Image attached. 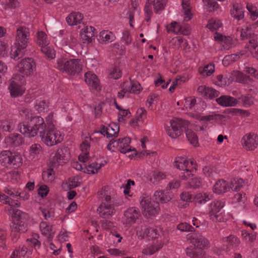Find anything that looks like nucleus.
<instances>
[{
	"instance_id": "nucleus-1",
	"label": "nucleus",
	"mask_w": 258,
	"mask_h": 258,
	"mask_svg": "<svg viewBox=\"0 0 258 258\" xmlns=\"http://www.w3.org/2000/svg\"><path fill=\"white\" fill-rule=\"evenodd\" d=\"M46 128L43 119L39 116H35L30 120L20 122L18 125L19 132L28 137H34L38 133L39 136H42Z\"/></svg>"
},
{
	"instance_id": "nucleus-2",
	"label": "nucleus",
	"mask_w": 258,
	"mask_h": 258,
	"mask_svg": "<svg viewBox=\"0 0 258 258\" xmlns=\"http://www.w3.org/2000/svg\"><path fill=\"white\" fill-rule=\"evenodd\" d=\"M102 202L97 210L99 216L103 218H109L115 213L114 207L117 206L116 202L111 199L110 196L106 195L105 191H101Z\"/></svg>"
},
{
	"instance_id": "nucleus-3",
	"label": "nucleus",
	"mask_w": 258,
	"mask_h": 258,
	"mask_svg": "<svg viewBox=\"0 0 258 258\" xmlns=\"http://www.w3.org/2000/svg\"><path fill=\"white\" fill-rule=\"evenodd\" d=\"M170 126L166 127L168 135L171 138L175 139L179 137L184 130L188 127L189 121L181 118H175L170 121Z\"/></svg>"
},
{
	"instance_id": "nucleus-4",
	"label": "nucleus",
	"mask_w": 258,
	"mask_h": 258,
	"mask_svg": "<svg viewBox=\"0 0 258 258\" xmlns=\"http://www.w3.org/2000/svg\"><path fill=\"white\" fill-rule=\"evenodd\" d=\"M0 162L3 166L12 164L16 168L22 165V158L21 155L17 152L5 150L0 154Z\"/></svg>"
},
{
	"instance_id": "nucleus-5",
	"label": "nucleus",
	"mask_w": 258,
	"mask_h": 258,
	"mask_svg": "<svg viewBox=\"0 0 258 258\" xmlns=\"http://www.w3.org/2000/svg\"><path fill=\"white\" fill-rule=\"evenodd\" d=\"M140 203L143 214L146 217L155 216L160 210L159 203L152 201L149 197L141 198Z\"/></svg>"
},
{
	"instance_id": "nucleus-6",
	"label": "nucleus",
	"mask_w": 258,
	"mask_h": 258,
	"mask_svg": "<svg viewBox=\"0 0 258 258\" xmlns=\"http://www.w3.org/2000/svg\"><path fill=\"white\" fill-rule=\"evenodd\" d=\"M42 135L39 136L41 141L48 146H52L62 141L61 136L53 126L47 127Z\"/></svg>"
},
{
	"instance_id": "nucleus-7",
	"label": "nucleus",
	"mask_w": 258,
	"mask_h": 258,
	"mask_svg": "<svg viewBox=\"0 0 258 258\" xmlns=\"http://www.w3.org/2000/svg\"><path fill=\"white\" fill-rule=\"evenodd\" d=\"M70 154L67 147L58 148L55 153H52L49 165L50 167H58L61 163H67L69 160Z\"/></svg>"
},
{
	"instance_id": "nucleus-8",
	"label": "nucleus",
	"mask_w": 258,
	"mask_h": 258,
	"mask_svg": "<svg viewBox=\"0 0 258 258\" xmlns=\"http://www.w3.org/2000/svg\"><path fill=\"white\" fill-rule=\"evenodd\" d=\"M224 203L220 200H215L209 205V216L213 222H219L224 220L222 209Z\"/></svg>"
},
{
	"instance_id": "nucleus-9",
	"label": "nucleus",
	"mask_w": 258,
	"mask_h": 258,
	"mask_svg": "<svg viewBox=\"0 0 258 258\" xmlns=\"http://www.w3.org/2000/svg\"><path fill=\"white\" fill-rule=\"evenodd\" d=\"M30 38V31L28 28L24 26L18 27L16 31L15 42L21 47H27Z\"/></svg>"
},
{
	"instance_id": "nucleus-10",
	"label": "nucleus",
	"mask_w": 258,
	"mask_h": 258,
	"mask_svg": "<svg viewBox=\"0 0 258 258\" xmlns=\"http://www.w3.org/2000/svg\"><path fill=\"white\" fill-rule=\"evenodd\" d=\"M174 166L180 170L185 171L186 175L182 176L183 179H187L191 174H192L194 169L196 170L195 167H192V169H190V166L188 164V162L183 157H177L175 158L174 161Z\"/></svg>"
},
{
	"instance_id": "nucleus-11",
	"label": "nucleus",
	"mask_w": 258,
	"mask_h": 258,
	"mask_svg": "<svg viewBox=\"0 0 258 258\" xmlns=\"http://www.w3.org/2000/svg\"><path fill=\"white\" fill-rule=\"evenodd\" d=\"M169 44L171 48L176 50H182L185 52L188 51L190 48L187 40L180 36L172 38Z\"/></svg>"
},
{
	"instance_id": "nucleus-12",
	"label": "nucleus",
	"mask_w": 258,
	"mask_h": 258,
	"mask_svg": "<svg viewBox=\"0 0 258 258\" xmlns=\"http://www.w3.org/2000/svg\"><path fill=\"white\" fill-rule=\"evenodd\" d=\"M190 241L194 246L203 251V249H207L210 246L209 240L201 233L195 234L192 236Z\"/></svg>"
},
{
	"instance_id": "nucleus-13",
	"label": "nucleus",
	"mask_w": 258,
	"mask_h": 258,
	"mask_svg": "<svg viewBox=\"0 0 258 258\" xmlns=\"http://www.w3.org/2000/svg\"><path fill=\"white\" fill-rule=\"evenodd\" d=\"M256 136L254 134H246L241 139V142L243 147L246 150H254L257 145Z\"/></svg>"
},
{
	"instance_id": "nucleus-14",
	"label": "nucleus",
	"mask_w": 258,
	"mask_h": 258,
	"mask_svg": "<svg viewBox=\"0 0 258 258\" xmlns=\"http://www.w3.org/2000/svg\"><path fill=\"white\" fill-rule=\"evenodd\" d=\"M140 216L138 209L135 207L129 208L124 213L125 222L127 224L132 225L136 222Z\"/></svg>"
},
{
	"instance_id": "nucleus-15",
	"label": "nucleus",
	"mask_w": 258,
	"mask_h": 258,
	"mask_svg": "<svg viewBox=\"0 0 258 258\" xmlns=\"http://www.w3.org/2000/svg\"><path fill=\"white\" fill-rule=\"evenodd\" d=\"M95 29L91 26H85L80 31V36L84 43H90L95 36Z\"/></svg>"
},
{
	"instance_id": "nucleus-16",
	"label": "nucleus",
	"mask_w": 258,
	"mask_h": 258,
	"mask_svg": "<svg viewBox=\"0 0 258 258\" xmlns=\"http://www.w3.org/2000/svg\"><path fill=\"white\" fill-rule=\"evenodd\" d=\"M214 38L215 40L220 43L225 49L228 50L234 45L233 40L230 36H225L220 33L216 32L214 35Z\"/></svg>"
},
{
	"instance_id": "nucleus-17",
	"label": "nucleus",
	"mask_w": 258,
	"mask_h": 258,
	"mask_svg": "<svg viewBox=\"0 0 258 258\" xmlns=\"http://www.w3.org/2000/svg\"><path fill=\"white\" fill-rule=\"evenodd\" d=\"M197 91L200 95L206 99H213L217 98L220 95V92L218 91L206 86H199Z\"/></svg>"
},
{
	"instance_id": "nucleus-18",
	"label": "nucleus",
	"mask_w": 258,
	"mask_h": 258,
	"mask_svg": "<svg viewBox=\"0 0 258 258\" xmlns=\"http://www.w3.org/2000/svg\"><path fill=\"white\" fill-rule=\"evenodd\" d=\"M7 214L11 216L16 221L25 223L29 218L28 214L18 209H8Z\"/></svg>"
},
{
	"instance_id": "nucleus-19",
	"label": "nucleus",
	"mask_w": 258,
	"mask_h": 258,
	"mask_svg": "<svg viewBox=\"0 0 258 258\" xmlns=\"http://www.w3.org/2000/svg\"><path fill=\"white\" fill-rule=\"evenodd\" d=\"M216 101L219 105L224 107L235 106L238 103L236 98L228 95H222Z\"/></svg>"
},
{
	"instance_id": "nucleus-20",
	"label": "nucleus",
	"mask_w": 258,
	"mask_h": 258,
	"mask_svg": "<svg viewBox=\"0 0 258 258\" xmlns=\"http://www.w3.org/2000/svg\"><path fill=\"white\" fill-rule=\"evenodd\" d=\"M230 189V186L227 181L223 179L218 180L213 187V191L217 194H223Z\"/></svg>"
},
{
	"instance_id": "nucleus-21",
	"label": "nucleus",
	"mask_w": 258,
	"mask_h": 258,
	"mask_svg": "<svg viewBox=\"0 0 258 258\" xmlns=\"http://www.w3.org/2000/svg\"><path fill=\"white\" fill-rule=\"evenodd\" d=\"M130 142L131 140L128 137L119 139L117 140V148L123 154L132 151L131 147L130 146Z\"/></svg>"
},
{
	"instance_id": "nucleus-22",
	"label": "nucleus",
	"mask_w": 258,
	"mask_h": 258,
	"mask_svg": "<svg viewBox=\"0 0 258 258\" xmlns=\"http://www.w3.org/2000/svg\"><path fill=\"white\" fill-rule=\"evenodd\" d=\"M115 39L114 34L109 30H102L100 32L98 40L101 44H107L111 42Z\"/></svg>"
},
{
	"instance_id": "nucleus-23",
	"label": "nucleus",
	"mask_w": 258,
	"mask_h": 258,
	"mask_svg": "<svg viewBox=\"0 0 258 258\" xmlns=\"http://www.w3.org/2000/svg\"><path fill=\"white\" fill-rule=\"evenodd\" d=\"M5 142L10 146L18 147L24 143V140L20 135L13 134L5 139Z\"/></svg>"
},
{
	"instance_id": "nucleus-24",
	"label": "nucleus",
	"mask_w": 258,
	"mask_h": 258,
	"mask_svg": "<svg viewBox=\"0 0 258 258\" xmlns=\"http://www.w3.org/2000/svg\"><path fill=\"white\" fill-rule=\"evenodd\" d=\"M85 81L92 89L96 90L99 86V81L97 76L90 72L85 74Z\"/></svg>"
},
{
	"instance_id": "nucleus-25",
	"label": "nucleus",
	"mask_w": 258,
	"mask_h": 258,
	"mask_svg": "<svg viewBox=\"0 0 258 258\" xmlns=\"http://www.w3.org/2000/svg\"><path fill=\"white\" fill-rule=\"evenodd\" d=\"M124 83L129 93L138 94L142 90L140 84L137 81L131 80L130 81H124Z\"/></svg>"
},
{
	"instance_id": "nucleus-26",
	"label": "nucleus",
	"mask_w": 258,
	"mask_h": 258,
	"mask_svg": "<svg viewBox=\"0 0 258 258\" xmlns=\"http://www.w3.org/2000/svg\"><path fill=\"white\" fill-rule=\"evenodd\" d=\"M83 18L84 16L81 13L73 12L66 18V21L70 26L77 25L81 23Z\"/></svg>"
},
{
	"instance_id": "nucleus-27",
	"label": "nucleus",
	"mask_w": 258,
	"mask_h": 258,
	"mask_svg": "<svg viewBox=\"0 0 258 258\" xmlns=\"http://www.w3.org/2000/svg\"><path fill=\"white\" fill-rule=\"evenodd\" d=\"M81 66H57V69L70 75H75L82 70Z\"/></svg>"
},
{
	"instance_id": "nucleus-28",
	"label": "nucleus",
	"mask_w": 258,
	"mask_h": 258,
	"mask_svg": "<svg viewBox=\"0 0 258 258\" xmlns=\"http://www.w3.org/2000/svg\"><path fill=\"white\" fill-rule=\"evenodd\" d=\"M231 76L235 79V81L240 83L246 84L251 81L250 78L239 71H233L231 73Z\"/></svg>"
},
{
	"instance_id": "nucleus-29",
	"label": "nucleus",
	"mask_w": 258,
	"mask_h": 258,
	"mask_svg": "<svg viewBox=\"0 0 258 258\" xmlns=\"http://www.w3.org/2000/svg\"><path fill=\"white\" fill-rule=\"evenodd\" d=\"M230 14L233 18L238 20L242 19L244 17V11L242 6L238 4H233L230 10Z\"/></svg>"
},
{
	"instance_id": "nucleus-30",
	"label": "nucleus",
	"mask_w": 258,
	"mask_h": 258,
	"mask_svg": "<svg viewBox=\"0 0 258 258\" xmlns=\"http://www.w3.org/2000/svg\"><path fill=\"white\" fill-rule=\"evenodd\" d=\"M16 81H12L9 87L11 95L14 97L22 95L24 92V89L22 85L16 83Z\"/></svg>"
},
{
	"instance_id": "nucleus-31",
	"label": "nucleus",
	"mask_w": 258,
	"mask_h": 258,
	"mask_svg": "<svg viewBox=\"0 0 258 258\" xmlns=\"http://www.w3.org/2000/svg\"><path fill=\"white\" fill-rule=\"evenodd\" d=\"M186 255L191 258H202L204 254V251L202 249H199L195 246H190L185 249Z\"/></svg>"
},
{
	"instance_id": "nucleus-32",
	"label": "nucleus",
	"mask_w": 258,
	"mask_h": 258,
	"mask_svg": "<svg viewBox=\"0 0 258 258\" xmlns=\"http://www.w3.org/2000/svg\"><path fill=\"white\" fill-rule=\"evenodd\" d=\"M154 197L156 201L162 204L169 202L172 198L168 192L163 190L156 191Z\"/></svg>"
},
{
	"instance_id": "nucleus-33",
	"label": "nucleus",
	"mask_w": 258,
	"mask_h": 258,
	"mask_svg": "<svg viewBox=\"0 0 258 258\" xmlns=\"http://www.w3.org/2000/svg\"><path fill=\"white\" fill-rule=\"evenodd\" d=\"M151 4L156 13L160 14L164 10L167 0H147Z\"/></svg>"
},
{
	"instance_id": "nucleus-34",
	"label": "nucleus",
	"mask_w": 258,
	"mask_h": 258,
	"mask_svg": "<svg viewBox=\"0 0 258 258\" xmlns=\"http://www.w3.org/2000/svg\"><path fill=\"white\" fill-rule=\"evenodd\" d=\"M182 7L183 10V17L185 21H188L192 17V13L189 0H182Z\"/></svg>"
},
{
	"instance_id": "nucleus-35",
	"label": "nucleus",
	"mask_w": 258,
	"mask_h": 258,
	"mask_svg": "<svg viewBox=\"0 0 258 258\" xmlns=\"http://www.w3.org/2000/svg\"><path fill=\"white\" fill-rule=\"evenodd\" d=\"M36 43L40 48L49 44V39L45 32L43 31L37 32Z\"/></svg>"
},
{
	"instance_id": "nucleus-36",
	"label": "nucleus",
	"mask_w": 258,
	"mask_h": 258,
	"mask_svg": "<svg viewBox=\"0 0 258 258\" xmlns=\"http://www.w3.org/2000/svg\"><path fill=\"white\" fill-rule=\"evenodd\" d=\"M36 66H15V71L20 72L23 75L29 76L35 71Z\"/></svg>"
},
{
	"instance_id": "nucleus-37",
	"label": "nucleus",
	"mask_w": 258,
	"mask_h": 258,
	"mask_svg": "<svg viewBox=\"0 0 258 258\" xmlns=\"http://www.w3.org/2000/svg\"><path fill=\"white\" fill-rule=\"evenodd\" d=\"M1 5L4 9L9 11L18 8L20 3L18 0H2Z\"/></svg>"
},
{
	"instance_id": "nucleus-38",
	"label": "nucleus",
	"mask_w": 258,
	"mask_h": 258,
	"mask_svg": "<svg viewBox=\"0 0 258 258\" xmlns=\"http://www.w3.org/2000/svg\"><path fill=\"white\" fill-rule=\"evenodd\" d=\"M213 198V195L210 194L199 193L195 196V200L196 203L202 205L212 200Z\"/></svg>"
},
{
	"instance_id": "nucleus-39",
	"label": "nucleus",
	"mask_w": 258,
	"mask_h": 258,
	"mask_svg": "<svg viewBox=\"0 0 258 258\" xmlns=\"http://www.w3.org/2000/svg\"><path fill=\"white\" fill-rule=\"evenodd\" d=\"M27 47H21L19 45L14 43L13 47L12 49L11 53V57L15 60H18L23 54L24 50Z\"/></svg>"
},
{
	"instance_id": "nucleus-40",
	"label": "nucleus",
	"mask_w": 258,
	"mask_h": 258,
	"mask_svg": "<svg viewBox=\"0 0 258 258\" xmlns=\"http://www.w3.org/2000/svg\"><path fill=\"white\" fill-rule=\"evenodd\" d=\"M203 8L208 12L216 11L219 8V5L214 0H203Z\"/></svg>"
},
{
	"instance_id": "nucleus-41",
	"label": "nucleus",
	"mask_w": 258,
	"mask_h": 258,
	"mask_svg": "<svg viewBox=\"0 0 258 258\" xmlns=\"http://www.w3.org/2000/svg\"><path fill=\"white\" fill-rule=\"evenodd\" d=\"M11 232H24L27 231L26 223L13 220L10 225Z\"/></svg>"
},
{
	"instance_id": "nucleus-42",
	"label": "nucleus",
	"mask_w": 258,
	"mask_h": 258,
	"mask_svg": "<svg viewBox=\"0 0 258 258\" xmlns=\"http://www.w3.org/2000/svg\"><path fill=\"white\" fill-rule=\"evenodd\" d=\"M222 26V24L220 20L212 18L208 21L207 27L211 31L214 32L218 30Z\"/></svg>"
},
{
	"instance_id": "nucleus-43",
	"label": "nucleus",
	"mask_w": 258,
	"mask_h": 258,
	"mask_svg": "<svg viewBox=\"0 0 258 258\" xmlns=\"http://www.w3.org/2000/svg\"><path fill=\"white\" fill-rule=\"evenodd\" d=\"M46 171H43L42 173V177L44 181L49 182L53 180L54 178V172L53 170V168L56 167H50Z\"/></svg>"
},
{
	"instance_id": "nucleus-44",
	"label": "nucleus",
	"mask_w": 258,
	"mask_h": 258,
	"mask_svg": "<svg viewBox=\"0 0 258 258\" xmlns=\"http://www.w3.org/2000/svg\"><path fill=\"white\" fill-rule=\"evenodd\" d=\"M42 53L49 59L54 58L55 56V51L53 48L49 44L41 48Z\"/></svg>"
},
{
	"instance_id": "nucleus-45",
	"label": "nucleus",
	"mask_w": 258,
	"mask_h": 258,
	"mask_svg": "<svg viewBox=\"0 0 258 258\" xmlns=\"http://www.w3.org/2000/svg\"><path fill=\"white\" fill-rule=\"evenodd\" d=\"M184 130L185 131L187 139L190 143L195 146H197L198 144V140L196 133L191 130L188 129V127Z\"/></svg>"
},
{
	"instance_id": "nucleus-46",
	"label": "nucleus",
	"mask_w": 258,
	"mask_h": 258,
	"mask_svg": "<svg viewBox=\"0 0 258 258\" xmlns=\"http://www.w3.org/2000/svg\"><path fill=\"white\" fill-rule=\"evenodd\" d=\"M34 107L38 112H45L48 109V103L45 100L40 98L36 100Z\"/></svg>"
},
{
	"instance_id": "nucleus-47",
	"label": "nucleus",
	"mask_w": 258,
	"mask_h": 258,
	"mask_svg": "<svg viewBox=\"0 0 258 258\" xmlns=\"http://www.w3.org/2000/svg\"><path fill=\"white\" fill-rule=\"evenodd\" d=\"M199 73L203 76H210L215 72V66H204L198 69Z\"/></svg>"
},
{
	"instance_id": "nucleus-48",
	"label": "nucleus",
	"mask_w": 258,
	"mask_h": 258,
	"mask_svg": "<svg viewBox=\"0 0 258 258\" xmlns=\"http://www.w3.org/2000/svg\"><path fill=\"white\" fill-rule=\"evenodd\" d=\"M253 34V32L250 25L245 24L242 26L241 30V37L243 39H247Z\"/></svg>"
},
{
	"instance_id": "nucleus-49",
	"label": "nucleus",
	"mask_w": 258,
	"mask_h": 258,
	"mask_svg": "<svg viewBox=\"0 0 258 258\" xmlns=\"http://www.w3.org/2000/svg\"><path fill=\"white\" fill-rule=\"evenodd\" d=\"M163 244L162 243L154 244L151 245L143 250V252L146 255H152L158 251L163 247Z\"/></svg>"
},
{
	"instance_id": "nucleus-50",
	"label": "nucleus",
	"mask_w": 258,
	"mask_h": 258,
	"mask_svg": "<svg viewBox=\"0 0 258 258\" xmlns=\"http://www.w3.org/2000/svg\"><path fill=\"white\" fill-rule=\"evenodd\" d=\"M101 166L102 165L101 164H98L96 162H93L92 163L88 165L87 166L85 167V170H84V172L88 174H94L98 172L99 169L101 168Z\"/></svg>"
},
{
	"instance_id": "nucleus-51",
	"label": "nucleus",
	"mask_w": 258,
	"mask_h": 258,
	"mask_svg": "<svg viewBox=\"0 0 258 258\" xmlns=\"http://www.w3.org/2000/svg\"><path fill=\"white\" fill-rule=\"evenodd\" d=\"M244 184L243 180L241 178H233L231 180L230 188L233 191H238L240 189Z\"/></svg>"
},
{
	"instance_id": "nucleus-52",
	"label": "nucleus",
	"mask_w": 258,
	"mask_h": 258,
	"mask_svg": "<svg viewBox=\"0 0 258 258\" xmlns=\"http://www.w3.org/2000/svg\"><path fill=\"white\" fill-rule=\"evenodd\" d=\"M180 29L181 26L176 22H172L166 26V30L169 33L178 34L180 32Z\"/></svg>"
},
{
	"instance_id": "nucleus-53",
	"label": "nucleus",
	"mask_w": 258,
	"mask_h": 258,
	"mask_svg": "<svg viewBox=\"0 0 258 258\" xmlns=\"http://www.w3.org/2000/svg\"><path fill=\"white\" fill-rule=\"evenodd\" d=\"M122 76L121 70L118 67H114L111 68L108 73V77L110 79L117 80Z\"/></svg>"
},
{
	"instance_id": "nucleus-54",
	"label": "nucleus",
	"mask_w": 258,
	"mask_h": 258,
	"mask_svg": "<svg viewBox=\"0 0 258 258\" xmlns=\"http://www.w3.org/2000/svg\"><path fill=\"white\" fill-rule=\"evenodd\" d=\"M224 118V116L219 114L213 113L212 114L202 116L200 118V121H216L217 120H222Z\"/></svg>"
},
{
	"instance_id": "nucleus-55",
	"label": "nucleus",
	"mask_w": 258,
	"mask_h": 258,
	"mask_svg": "<svg viewBox=\"0 0 258 258\" xmlns=\"http://www.w3.org/2000/svg\"><path fill=\"white\" fill-rule=\"evenodd\" d=\"M239 58V53L226 55L222 59V64H230L237 61Z\"/></svg>"
},
{
	"instance_id": "nucleus-56",
	"label": "nucleus",
	"mask_w": 258,
	"mask_h": 258,
	"mask_svg": "<svg viewBox=\"0 0 258 258\" xmlns=\"http://www.w3.org/2000/svg\"><path fill=\"white\" fill-rule=\"evenodd\" d=\"M19 112L21 116L25 118V121H29L31 118L35 116L33 115L32 111L28 108L22 107L20 109Z\"/></svg>"
},
{
	"instance_id": "nucleus-57",
	"label": "nucleus",
	"mask_w": 258,
	"mask_h": 258,
	"mask_svg": "<svg viewBox=\"0 0 258 258\" xmlns=\"http://www.w3.org/2000/svg\"><path fill=\"white\" fill-rule=\"evenodd\" d=\"M247 48L252 54L258 53V43L256 40L251 39L249 41L247 44Z\"/></svg>"
},
{
	"instance_id": "nucleus-58",
	"label": "nucleus",
	"mask_w": 258,
	"mask_h": 258,
	"mask_svg": "<svg viewBox=\"0 0 258 258\" xmlns=\"http://www.w3.org/2000/svg\"><path fill=\"white\" fill-rule=\"evenodd\" d=\"M143 235L149 238H156L158 235V230L154 228H146L144 230Z\"/></svg>"
},
{
	"instance_id": "nucleus-59",
	"label": "nucleus",
	"mask_w": 258,
	"mask_h": 258,
	"mask_svg": "<svg viewBox=\"0 0 258 258\" xmlns=\"http://www.w3.org/2000/svg\"><path fill=\"white\" fill-rule=\"evenodd\" d=\"M224 242H228L230 245L236 247L240 243V240L233 235H230L223 238Z\"/></svg>"
},
{
	"instance_id": "nucleus-60",
	"label": "nucleus",
	"mask_w": 258,
	"mask_h": 258,
	"mask_svg": "<svg viewBox=\"0 0 258 258\" xmlns=\"http://www.w3.org/2000/svg\"><path fill=\"white\" fill-rule=\"evenodd\" d=\"M177 228L182 232H192L195 231V228L186 222L179 224L177 226Z\"/></svg>"
},
{
	"instance_id": "nucleus-61",
	"label": "nucleus",
	"mask_w": 258,
	"mask_h": 258,
	"mask_svg": "<svg viewBox=\"0 0 258 258\" xmlns=\"http://www.w3.org/2000/svg\"><path fill=\"white\" fill-rule=\"evenodd\" d=\"M108 128H110L109 134L111 133V135H109L110 137H116L117 136L119 131V126L118 124H110Z\"/></svg>"
},
{
	"instance_id": "nucleus-62",
	"label": "nucleus",
	"mask_w": 258,
	"mask_h": 258,
	"mask_svg": "<svg viewBox=\"0 0 258 258\" xmlns=\"http://www.w3.org/2000/svg\"><path fill=\"white\" fill-rule=\"evenodd\" d=\"M0 128L4 131L11 132L13 129V126L12 123L8 120H1Z\"/></svg>"
},
{
	"instance_id": "nucleus-63",
	"label": "nucleus",
	"mask_w": 258,
	"mask_h": 258,
	"mask_svg": "<svg viewBox=\"0 0 258 258\" xmlns=\"http://www.w3.org/2000/svg\"><path fill=\"white\" fill-rule=\"evenodd\" d=\"M246 9L252 16L258 17V10L255 5L248 3L246 5Z\"/></svg>"
},
{
	"instance_id": "nucleus-64",
	"label": "nucleus",
	"mask_w": 258,
	"mask_h": 258,
	"mask_svg": "<svg viewBox=\"0 0 258 258\" xmlns=\"http://www.w3.org/2000/svg\"><path fill=\"white\" fill-rule=\"evenodd\" d=\"M42 152L41 146L38 144H35L30 147V153L31 155H39Z\"/></svg>"
}]
</instances>
